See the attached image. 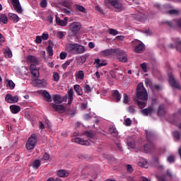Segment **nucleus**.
I'll use <instances>...</instances> for the list:
<instances>
[{"mask_svg": "<svg viewBox=\"0 0 181 181\" xmlns=\"http://www.w3.org/2000/svg\"><path fill=\"white\" fill-rule=\"evenodd\" d=\"M168 13H169L170 15H179V10L171 9L168 12Z\"/></svg>", "mask_w": 181, "mask_h": 181, "instance_id": "obj_48", "label": "nucleus"}, {"mask_svg": "<svg viewBox=\"0 0 181 181\" xmlns=\"http://www.w3.org/2000/svg\"><path fill=\"white\" fill-rule=\"evenodd\" d=\"M136 95L138 100H141L142 101H146L148 100V91L145 88V86H144L143 83L138 84Z\"/></svg>", "mask_w": 181, "mask_h": 181, "instance_id": "obj_2", "label": "nucleus"}, {"mask_svg": "<svg viewBox=\"0 0 181 181\" xmlns=\"http://www.w3.org/2000/svg\"><path fill=\"white\" fill-rule=\"evenodd\" d=\"M151 146H149V144H146L144 146V151L145 152H146L148 153V152L150 151Z\"/></svg>", "mask_w": 181, "mask_h": 181, "instance_id": "obj_61", "label": "nucleus"}, {"mask_svg": "<svg viewBox=\"0 0 181 181\" xmlns=\"http://www.w3.org/2000/svg\"><path fill=\"white\" fill-rule=\"evenodd\" d=\"M42 95L45 97L46 101L48 103H51L52 101V96L50 95V93L47 90H43Z\"/></svg>", "mask_w": 181, "mask_h": 181, "instance_id": "obj_24", "label": "nucleus"}, {"mask_svg": "<svg viewBox=\"0 0 181 181\" xmlns=\"http://www.w3.org/2000/svg\"><path fill=\"white\" fill-rule=\"evenodd\" d=\"M66 57H67V53H66V52L60 53L59 58L61 59V60H64V59H66Z\"/></svg>", "mask_w": 181, "mask_h": 181, "instance_id": "obj_56", "label": "nucleus"}, {"mask_svg": "<svg viewBox=\"0 0 181 181\" xmlns=\"http://www.w3.org/2000/svg\"><path fill=\"white\" fill-rule=\"evenodd\" d=\"M19 100V96L15 95L12 96V94L8 93L6 95L5 101L8 103V104H16Z\"/></svg>", "mask_w": 181, "mask_h": 181, "instance_id": "obj_8", "label": "nucleus"}, {"mask_svg": "<svg viewBox=\"0 0 181 181\" xmlns=\"http://www.w3.org/2000/svg\"><path fill=\"white\" fill-rule=\"evenodd\" d=\"M75 76L78 80H84V71H78L76 72Z\"/></svg>", "mask_w": 181, "mask_h": 181, "instance_id": "obj_27", "label": "nucleus"}, {"mask_svg": "<svg viewBox=\"0 0 181 181\" xmlns=\"http://www.w3.org/2000/svg\"><path fill=\"white\" fill-rule=\"evenodd\" d=\"M168 161L170 163H173L175 162V156H170L168 158Z\"/></svg>", "mask_w": 181, "mask_h": 181, "instance_id": "obj_58", "label": "nucleus"}, {"mask_svg": "<svg viewBox=\"0 0 181 181\" xmlns=\"http://www.w3.org/2000/svg\"><path fill=\"white\" fill-rule=\"evenodd\" d=\"M127 145L129 148H135V141H128Z\"/></svg>", "mask_w": 181, "mask_h": 181, "instance_id": "obj_57", "label": "nucleus"}, {"mask_svg": "<svg viewBox=\"0 0 181 181\" xmlns=\"http://www.w3.org/2000/svg\"><path fill=\"white\" fill-rule=\"evenodd\" d=\"M74 88L78 95H83V89L80 88V85H74Z\"/></svg>", "mask_w": 181, "mask_h": 181, "instance_id": "obj_30", "label": "nucleus"}, {"mask_svg": "<svg viewBox=\"0 0 181 181\" xmlns=\"http://www.w3.org/2000/svg\"><path fill=\"white\" fill-rule=\"evenodd\" d=\"M77 43H68L66 45V51L70 54H74Z\"/></svg>", "mask_w": 181, "mask_h": 181, "instance_id": "obj_10", "label": "nucleus"}, {"mask_svg": "<svg viewBox=\"0 0 181 181\" xmlns=\"http://www.w3.org/2000/svg\"><path fill=\"white\" fill-rule=\"evenodd\" d=\"M156 110L153 107V105L150 106L148 108L143 109L141 110V114L144 116L146 115H151V114H153V112H155Z\"/></svg>", "mask_w": 181, "mask_h": 181, "instance_id": "obj_12", "label": "nucleus"}, {"mask_svg": "<svg viewBox=\"0 0 181 181\" xmlns=\"http://www.w3.org/2000/svg\"><path fill=\"white\" fill-rule=\"evenodd\" d=\"M52 108L57 111V112H59V114H63L64 111H66V109L64 108V105H56L54 104L52 105Z\"/></svg>", "mask_w": 181, "mask_h": 181, "instance_id": "obj_16", "label": "nucleus"}, {"mask_svg": "<svg viewBox=\"0 0 181 181\" xmlns=\"http://www.w3.org/2000/svg\"><path fill=\"white\" fill-rule=\"evenodd\" d=\"M42 36H37L35 38V42L38 43L39 45H40V43H42Z\"/></svg>", "mask_w": 181, "mask_h": 181, "instance_id": "obj_59", "label": "nucleus"}, {"mask_svg": "<svg viewBox=\"0 0 181 181\" xmlns=\"http://www.w3.org/2000/svg\"><path fill=\"white\" fill-rule=\"evenodd\" d=\"M43 159L44 160H49V159H50V156L45 153L43 156Z\"/></svg>", "mask_w": 181, "mask_h": 181, "instance_id": "obj_62", "label": "nucleus"}, {"mask_svg": "<svg viewBox=\"0 0 181 181\" xmlns=\"http://www.w3.org/2000/svg\"><path fill=\"white\" fill-rule=\"evenodd\" d=\"M76 144H79V145H90V143L88 141H86L83 139L81 138H75L74 139Z\"/></svg>", "mask_w": 181, "mask_h": 181, "instance_id": "obj_21", "label": "nucleus"}, {"mask_svg": "<svg viewBox=\"0 0 181 181\" xmlns=\"http://www.w3.org/2000/svg\"><path fill=\"white\" fill-rule=\"evenodd\" d=\"M109 133L110 134V135H112V136H118V131L115 127L110 128Z\"/></svg>", "mask_w": 181, "mask_h": 181, "instance_id": "obj_28", "label": "nucleus"}, {"mask_svg": "<svg viewBox=\"0 0 181 181\" xmlns=\"http://www.w3.org/2000/svg\"><path fill=\"white\" fill-rule=\"evenodd\" d=\"M140 67H141V70L144 73H147L148 72V66H146V63L144 62V63L141 64H140Z\"/></svg>", "mask_w": 181, "mask_h": 181, "instance_id": "obj_41", "label": "nucleus"}, {"mask_svg": "<svg viewBox=\"0 0 181 181\" xmlns=\"http://www.w3.org/2000/svg\"><path fill=\"white\" fill-rule=\"evenodd\" d=\"M54 103H57L58 104H62V103H63V99L62 98V95H54Z\"/></svg>", "mask_w": 181, "mask_h": 181, "instance_id": "obj_34", "label": "nucleus"}, {"mask_svg": "<svg viewBox=\"0 0 181 181\" xmlns=\"http://www.w3.org/2000/svg\"><path fill=\"white\" fill-rule=\"evenodd\" d=\"M60 80V76L57 74V72L53 73V81H56L57 83Z\"/></svg>", "mask_w": 181, "mask_h": 181, "instance_id": "obj_39", "label": "nucleus"}, {"mask_svg": "<svg viewBox=\"0 0 181 181\" xmlns=\"http://www.w3.org/2000/svg\"><path fill=\"white\" fill-rule=\"evenodd\" d=\"M175 45L177 46V50H178V52H181V41L179 39H177L175 41Z\"/></svg>", "mask_w": 181, "mask_h": 181, "instance_id": "obj_44", "label": "nucleus"}, {"mask_svg": "<svg viewBox=\"0 0 181 181\" xmlns=\"http://www.w3.org/2000/svg\"><path fill=\"white\" fill-rule=\"evenodd\" d=\"M95 9V11H98V12H100V13H103V11L98 6H96Z\"/></svg>", "mask_w": 181, "mask_h": 181, "instance_id": "obj_64", "label": "nucleus"}, {"mask_svg": "<svg viewBox=\"0 0 181 181\" xmlns=\"http://www.w3.org/2000/svg\"><path fill=\"white\" fill-rule=\"evenodd\" d=\"M113 98H115L117 103L121 101V93L118 90H114L112 93Z\"/></svg>", "mask_w": 181, "mask_h": 181, "instance_id": "obj_25", "label": "nucleus"}, {"mask_svg": "<svg viewBox=\"0 0 181 181\" xmlns=\"http://www.w3.org/2000/svg\"><path fill=\"white\" fill-rule=\"evenodd\" d=\"M131 45L134 47V51L135 53H144L145 51V44L142 41L134 39L131 42Z\"/></svg>", "mask_w": 181, "mask_h": 181, "instance_id": "obj_3", "label": "nucleus"}, {"mask_svg": "<svg viewBox=\"0 0 181 181\" xmlns=\"http://www.w3.org/2000/svg\"><path fill=\"white\" fill-rule=\"evenodd\" d=\"M118 52V49H105L103 51V54L104 56H117V52Z\"/></svg>", "mask_w": 181, "mask_h": 181, "instance_id": "obj_14", "label": "nucleus"}, {"mask_svg": "<svg viewBox=\"0 0 181 181\" xmlns=\"http://www.w3.org/2000/svg\"><path fill=\"white\" fill-rule=\"evenodd\" d=\"M42 39H43V40H47V39H49V34L47 33H43L42 36H41Z\"/></svg>", "mask_w": 181, "mask_h": 181, "instance_id": "obj_60", "label": "nucleus"}, {"mask_svg": "<svg viewBox=\"0 0 181 181\" xmlns=\"http://www.w3.org/2000/svg\"><path fill=\"white\" fill-rule=\"evenodd\" d=\"M127 170V172H129V173H132L134 172V168H132V165L128 164L126 166Z\"/></svg>", "mask_w": 181, "mask_h": 181, "instance_id": "obj_55", "label": "nucleus"}, {"mask_svg": "<svg viewBox=\"0 0 181 181\" xmlns=\"http://www.w3.org/2000/svg\"><path fill=\"white\" fill-rule=\"evenodd\" d=\"M4 56L6 59H11L12 57V51L10 48L7 47L4 49Z\"/></svg>", "mask_w": 181, "mask_h": 181, "instance_id": "obj_29", "label": "nucleus"}, {"mask_svg": "<svg viewBox=\"0 0 181 181\" xmlns=\"http://www.w3.org/2000/svg\"><path fill=\"white\" fill-rule=\"evenodd\" d=\"M84 52H86V47L80 44L76 43L74 54H83Z\"/></svg>", "mask_w": 181, "mask_h": 181, "instance_id": "obj_15", "label": "nucleus"}, {"mask_svg": "<svg viewBox=\"0 0 181 181\" xmlns=\"http://www.w3.org/2000/svg\"><path fill=\"white\" fill-rule=\"evenodd\" d=\"M109 34L112 35V36H117V35H118V30L110 28L109 29Z\"/></svg>", "mask_w": 181, "mask_h": 181, "instance_id": "obj_47", "label": "nucleus"}, {"mask_svg": "<svg viewBox=\"0 0 181 181\" xmlns=\"http://www.w3.org/2000/svg\"><path fill=\"white\" fill-rule=\"evenodd\" d=\"M57 175L59 177H69L70 173L66 170H59Z\"/></svg>", "mask_w": 181, "mask_h": 181, "instance_id": "obj_18", "label": "nucleus"}, {"mask_svg": "<svg viewBox=\"0 0 181 181\" xmlns=\"http://www.w3.org/2000/svg\"><path fill=\"white\" fill-rule=\"evenodd\" d=\"M116 39H117V40H124L125 39V37L124 35H117L116 37Z\"/></svg>", "mask_w": 181, "mask_h": 181, "instance_id": "obj_63", "label": "nucleus"}, {"mask_svg": "<svg viewBox=\"0 0 181 181\" xmlns=\"http://www.w3.org/2000/svg\"><path fill=\"white\" fill-rule=\"evenodd\" d=\"M83 90L85 93H91V86L90 85L85 83L83 86Z\"/></svg>", "mask_w": 181, "mask_h": 181, "instance_id": "obj_37", "label": "nucleus"}, {"mask_svg": "<svg viewBox=\"0 0 181 181\" xmlns=\"http://www.w3.org/2000/svg\"><path fill=\"white\" fill-rule=\"evenodd\" d=\"M173 137L175 139H180L181 134L179 132H174L173 134Z\"/></svg>", "mask_w": 181, "mask_h": 181, "instance_id": "obj_50", "label": "nucleus"}, {"mask_svg": "<svg viewBox=\"0 0 181 181\" xmlns=\"http://www.w3.org/2000/svg\"><path fill=\"white\" fill-rule=\"evenodd\" d=\"M81 28H83V25H81V23L78 21H75L69 23V25H68V29L70 32L68 35L69 37L71 39L72 37H75V36H77L78 32L81 30Z\"/></svg>", "mask_w": 181, "mask_h": 181, "instance_id": "obj_1", "label": "nucleus"}, {"mask_svg": "<svg viewBox=\"0 0 181 181\" xmlns=\"http://www.w3.org/2000/svg\"><path fill=\"white\" fill-rule=\"evenodd\" d=\"M56 21L57 25H59V26H67V24H66V21H64L63 20H61L60 18L56 16Z\"/></svg>", "mask_w": 181, "mask_h": 181, "instance_id": "obj_32", "label": "nucleus"}, {"mask_svg": "<svg viewBox=\"0 0 181 181\" xmlns=\"http://www.w3.org/2000/svg\"><path fill=\"white\" fill-rule=\"evenodd\" d=\"M85 135L87 138H89V139H94V138H95V132H86Z\"/></svg>", "mask_w": 181, "mask_h": 181, "instance_id": "obj_33", "label": "nucleus"}, {"mask_svg": "<svg viewBox=\"0 0 181 181\" xmlns=\"http://www.w3.org/2000/svg\"><path fill=\"white\" fill-rule=\"evenodd\" d=\"M30 70L35 80H37V78H39V76H40V74L39 73V70L36 69V65L30 64Z\"/></svg>", "mask_w": 181, "mask_h": 181, "instance_id": "obj_9", "label": "nucleus"}, {"mask_svg": "<svg viewBox=\"0 0 181 181\" xmlns=\"http://www.w3.org/2000/svg\"><path fill=\"white\" fill-rule=\"evenodd\" d=\"M123 103H124V104H128V103H129V98H128V95L124 94Z\"/></svg>", "mask_w": 181, "mask_h": 181, "instance_id": "obj_54", "label": "nucleus"}, {"mask_svg": "<svg viewBox=\"0 0 181 181\" xmlns=\"http://www.w3.org/2000/svg\"><path fill=\"white\" fill-rule=\"evenodd\" d=\"M40 6H41V8H46V6H47V0H41Z\"/></svg>", "mask_w": 181, "mask_h": 181, "instance_id": "obj_52", "label": "nucleus"}, {"mask_svg": "<svg viewBox=\"0 0 181 181\" xmlns=\"http://www.w3.org/2000/svg\"><path fill=\"white\" fill-rule=\"evenodd\" d=\"M145 85L146 86V87H150V88H153V85H152V81L149 78H146L144 81Z\"/></svg>", "mask_w": 181, "mask_h": 181, "instance_id": "obj_36", "label": "nucleus"}, {"mask_svg": "<svg viewBox=\"0 0 181 181\" xmlns=\"http://www.w3.org/2000/svg\"><path fill=\"white\" fill-rule=\"evenodd\" d=\"M76 11H78V12H82V13H86V8L81 5L76 4Z\"/></svg>", "mask_w": 181, "mask_h": 181, "instance_id": "obj_35", "label": "nucleus"}, {"mask_svg": "<svg viewBox=\"0 0 181 181\" xmlns=\"http://www.w3.org/2000/svg\"><path fill=\"white\" fill-rule=\"evenodd\" d=\"M26 61L30 63V64H35V66L39 63V59L33 55H28L26 58Z\"/></svg>", "mask_w": 181, "mask_h": 181, "instance_id": "obj_13", "label": "nucleus"}, {"mask_svg": "<svg viewBox=\"0 0 181 181\" xmlns=\"http://www.w3.org/2000/svg\"><path fill=\"white\" fill-rule=\"evenodd\" d=\"M37 144V136H36L35 134H33L29 137L25 144V148L28 151H32V149H35V146H36Z\"/></svg>", "mask_w": 181, "mask_h": 181, "instance_id": "obj_5", "label": "nucleus"}, {"mask_svg": "<svg viewBox=\"0 0 181 181\" xmlns=\"http://www.w3.org/2000/svg\"><path fill=\"white\" fill-rule=\"evenodd\" d=\"M47 53L49 56H53V47H52V46L49 45L47 47Z\"/></svg>", "mask_w": 181, "mask_h": 181, "instance_id": "obj_45", "label": "nucleus"}, {"mask_svg": "<svg viewBox=\"0 0 181 181\" xmlns=\"http://www.w3.org/2000/svg\"><path fill=\"white\" fill-rule=\"evenodd\" d=\"M35 83L39 87H46L47 86V81L45 79H35Z\"/></svg>", "mask_w": 181, "mask_h": 181, "instance_id": "obj_23", "label": "nucleus"}, {"mask_svg": "<svg viewBox=\"0 0 181 181\" xmlns=\"http://www.w3.org/2000/svg\"><path fill=\"white\" fill-rule=\"evenodd\" d=\"M137 105L139 107V108L142 109L146 107V103L144 101L137 100Z\"/></svg>", "mask_w": 181, "mask_h": 181, "instance_id": "obj_40", "label": "nucleus"}, {"mask_svg": "<svg viewBox=\"0 0 181 181\" xmlns=\"http://www.w3.org/2000/svg\"><path fill=\"white\" fill-rule=\"evenodd\" d=\"M88 57V55L87 54L78 57L77 60H78L79 64H83V63H86Z\"/></svg>", "mask_w": 181, "mask_h": 181, "instance_id": "obj_26", "label": "nucleus"}, {"mask_svg": "<svg viewBox=\"0 0 181 181\" xmlns=\"http://www.w3.org/2000/svg\"><path fill=\"white\" fill-rule=\"evenodd\" d=\"M8 2L11 4L17 13H22L23 12V9H22V6H21L19 0H8Z\"/></svg>", "mask_w": 181, "mask_h": 181, "instance_id": "obj_6", "label": "nucleus"}, {"mask_svg": "<svg viewBox=\"0 0 181 181\" xmlns=\"http://www.w3.org/2000/svg\"><path fill=\"white\" fill-rule=\"evenodd\" d=\"M57 37L59 39H63V37H64V33L63 31H58L57 33Z\"/></svg>", "mask_w": 181, "mask_h": 181, "instance_id": "obj_53", "label": "nucleus"}, {"mask_svg": "<svg viewBox=\"0 0 181 181\" xmlns=\"http://www.w3.org/2000/svg\"><path fill=\"white\" fill-rule=\"evenodd\" d=\"M116 56L119 62H122V63H127V62H128L127 54H125L124 51H122L119 49H117V52H116Z\"/></svg>", "mask_w": 181, "mask_h": 181, "instance_id": "obj_7", "label": "nucleus"}, {"mask_svg": "<svg viewBox=\"0 0 181 181\" xmlns=\"http://www.w3.org/2000/svg\"><path fill=\"white\" fill-rule=\"evenodd\" d=\"M169 83L170 86L174 88H177L178 90H181V87L179 86V83L176 79H175V78L172 75L169 76Z\"/></svg>", "mask_w": 181, "mask_h": 181, "instance_id": "obj_11", "label": "nucleus"}, {"mask_svg": "<svg viewBox=\"0 0 181 181\" xmlns=\"http://www.w3.org/2000/svg\"><path fill=\"white\" fill-rule=\"evenodd\" d=\"M0 23L6 25V23H8V16L5 14H0Z\"/></svg>", "mask_w": 181, "mask_h": 181, "instance_id": "obj_31", "label": "nucleus"}, {"mask_svg": "<svg viewBox=\"0 0 181 181\" xmlns=\"http://www.w3.org/2000/svg\"><path fill=\"white\" fill-rule=\"evenodd\" d=\"M105 5L107 8H110L113 6L115 9H119V11H122V3H121L120 0H105Z\"/></svg>", "mask_w": 181, "mask_h": 181, "instance_id": "obj_4", "label": "nucleus"}, {"mask_svg": "<svg viewBox=\"0 0 181 181\" xmlns=\"http://www.w3.org/2000/svg\"><path fill=\"white\" fill-rule=\"evenodd\" d=\"M8 81V87H9V88H11V90H13V88H15V83H13L12 81V80H7Z\"/></svg>", "mask_w": 181, "mask_h": 181, "instance_id": "obj_42", "label": "nucleus"}, {"mask_svg": "<svg viewBox=\"0 0 181 181\" xmlns=\"http://www.w3.org/2000/svg\"><path fill=\"white\" fill-rule=\"evenodd\" d=\"M71 62H72L71 59L66 61V62L62 65V69H64V70H66V69H67V67L70 66V63H71Z\"/></svg>", "mask_w": 181, "mask_h": 181, "instance_id": "obj_38", "label": "nucleus"}, {"mask_svg": "<svg viewBox=\"0 0 181 181\" xmlns=\"http://www.w3.org/2000/svg\"><path fill=\"white\" fill-rule=\"evenodd\" d=\"M66 95V98H68V105H71V103H73V97L74 95L73 89H69Z\"/></svg>", "mask_w": 181, "mask_h": 181, "instance_id": "obj_17", "label": "nucleus"}, {"mask_svg": "<svg viewBox=\"0 0 181 181\" xmlns=\"http://www.w3.org/2000/svg\"><path fill=\"white\" fill-rule=\"evenodd\" d=\"M8 18L11 21H13V23H18V22H19V16L16 13H9Z\"/></svg>", "mask_w": 181, "mask_h": 181, "instance_id": "obj_19", "label": "nucleus"}, {"mask_svg": "<svg viewBox=\"0 0 181 181\" xmlns=\"http://www.w3.org/2000/svg\"><path fill=\"white\" fill-rule=\"evenodd\" d=\"M132 124V120H131L129 118H127L124 122V125L125 127H131Z\"/></svg>", "mask_w": 181, "mask_h": 181, "instance_id": "obj_43", "label": "nucleus"}, {"mask_svg": "<svg viewBox=\"0 0 181 181\" xmlns=\"http://www.w3.org/2000/svg\"><path fill=\"white\" fill-rule=\"evenodd\" d=\"M146 134L147 139L148 141L149 139H151V138H153V133H152V132L146 130Z\"/></svg>", "mask_w": 181, "mask_h": 181, "instance_id": "obj_51", "label": "nucleus"}, {"mask_svg": "<svg viewBox=\"0 0 181 181\" xmlns=\"http://www.w3.org/2000/svg\"><path fill=\"white\" fill-rule=\"evenodd\" d=\"M62 12L64 13H66V15H68L69 16H70V15H71V12H73V11L71 10V8H62Z\"/></svg>", "mask_w": 181, "mask_h": 181, "instance_id": "obj_46", "label": "nucleus"}, {"mask_svg": "<svg viewBox=\"0 0 181 181\" xmlns=\"http://www.w3.org/2000/svg\"><path fill=\"white\" fill-rule=\"evenodd\" d=\"M40 165H42V163L40 162V160H34L30 166H32L33 168L35 170L39 169L40 168Z\"/></svg>", "mask_w": 181, "mask_h": 181, "instance_id": "obj_20", "label": "nucleus"}, {"mask_svg": "<svg viewBox=\"0 0 181 181\" xmlns=\"http://www.w3.org/2000/svg\"><path fill=\"white\" fill-rule=\"evenodd\" d=\"M10 110L12 114H18L21 111V107L16 105H12L10 106Z\"/></svg>", "mask_w": 181, "mask_h": 181, "instance_id": "obj_22", "label": "nucleus"}, {"mask_svg": "<svg viewBox=\"0 0 181 181\" xmlns=\"http://www.w3.org/2000/svg\"><path fill=\"white\" fill-rule=\"evenodd\" d=\"M165 112H166V110L165 109V106L160 105L159 110L160 115H165Z\"/></svg>", "mask_w": 181, "mask_h": 181, "instance_id": "obj_49", "label": "nucleus"}]
</instances>
